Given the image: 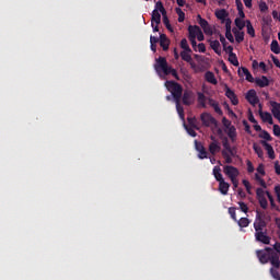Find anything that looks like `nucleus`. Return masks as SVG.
I'll return each instance as SVG.
<instances>
[{
  "label": "nucleus",
  "instance_id": "nucleus-1",
  "mask_svg": "<svg viewBox=\"0 0 280 280\" xmlns=\"http://www.w3.org/2000/svg\"><path fill=\"white\" fill-rule=\"evenodd\" d=\"M154 69L156 73H159V75H161L162 72L164 73V75H173L175 80H180L178 72L176 71V69L167 65V59L165 57H159L158 59H155Z\"/></svg>",
  "mask_w": 280,
  "mask_h": 280
},
{
  "label": "nucleus",
  "instance_id": "nucleus-2",
  "mask_svg": "<svg viewBox=\"0 0 280 280\" xmlns=\"http://www.w3.org/2000/svg\"><path fill=\"white\" fill-rule=\"evenodd\" d=\"M164 86H166L167 91L171 93L174 102H180L183 97V85H180V83L176 81H166Z\"/></svg>",
  "mask_w": 280,
  "mask_h": 280
},
{
  "label": "nucleus",
  "instance_id": "nucleus-3",
  "mask_svg": "<svg viewBox=\"0 0 280 280\" xmlns=\"http://www.w3.org/2000/svg\"><path fill=\"white\" fill-rule=\"evenodd\" d=\"M266 226L267 224H266V221L264 220V213H261V211L259 210H256V219L254 221L255 233H261L264 231H268Z\"/></svg>",
  "mask_w": 280,
  "mask_h": 280
},
{
  "label": "nucleus",
  "instance_id": "nucleus-4",
  "mask_svg": "<svg viewBox=\"0 0 280 280\" xmlns=\"http://www.w3.org/2000/svg\"><path fill=\"white\" fill-rule=\"evenodd\" d=\"M223 174H225L230 180H233L240 176V170L233 165H225L223 166Z\"/></svg>",
  "mask_w": 280,
  "mask_h": 280
},
{
  "label": "nucleus",
  "instance_id": "nucleus-5",
  "mask_svg": "<svg viewBox=\"0 0 280 280\" xmlns=\"http://www.w3.org/2000/svg\"><path fill=\"white\" fill-rule=\"evenodd\" d=\"M200 119L206 128H209V126H218V120L209 113H202Z\"/></svg>",
  "mask_w": 280,
  "mask_h": 280
},
{
  "label": "nucleus",
  "instance_id": "nucleus-6",
  "mask_svg": "<svg viewBox=\"0 0 280 280\" xmlns=\"http://www.w3.org/2000/svg\"><path fill=\"white\" fill-rule=\"evenodd\" d=\"M256 198L261 209H268V199H266V191H264V188L256 189Z\"/></svg>",
  "mask_w": 280,
  "mask_h": 280
},
{
  "label": "nucleus",
  "instance_id": "nucleus-7",
  "mask_svg": "<svg viewBox=\"0 0 280 280\" xmlns=\"http://www.w3.org/2000/svg\"><path fill=\"white\" fill-rule=\"evenodd\" d=\"M188 34H194L195 38L201 43V40H205V34L202 33V30L198 25H189L188 26Z\"/></svg>",
  "mask_w": 280,
  "mask_h": 280
},
{
  "label": "nucleus",
  "instance_id": "nucleus-8",
  "mask_svg": "<svg viewBox=\"0 0 280 280\" xmlns=\"http://www.w3.org/2000/svg\"><path fill=\"white\" fill-rule=\"evenodd\" d=\"M210 139L212 142H210L209 144V152L210 154H212V156H215L218 152L222 150V147L220 145V142L218 141V139H215V137L211 136Z\"/></svg>",
  "mask_w": 280,
  "mask_h": 280
},
{
  "label": "nucleus",
  "instance_id": "nucleus-9",
  "mask_svg": "<svg viewBox=\"0 0 280 280\" xmlns=\"http://www.w3.org/2000/svg\"><path fill=\"white\" fill-rule=\"evenodd\" d=\"M224 91L225 96L228 97V100H230V102H232L233 106H237V104H240V100H237V95L235 94V92L231 90L228 84H225Z\"/></svg>",
  "mask_w": 280,
  "mask_h": 280
},
{
  "label": "nucleus",
  "instance_id": "nucleus-10",
  "mask_svg": "<svg viewBox=\"0 0 280 280\" xmlns=\"http://www.w3.org/2000/svg\"><path fill=\"white\" fill-rule=\"evenodd\" d=\"M255 240L256 242H260V244H270V236H268V230L255 233Z\"/></svg>",
  "mask_w": 280,
  "mask_h": 280
},
{
  "label": "nucleus",
  "instance_id": "nucleus-11",
  "mask_svg": "<svg viewBox=\"0 0 280 280\" xmlns=\"http://www.w3.org/2000/svg\"><path fill=\"white\" fill-rule=\"evenodd\" d=\"M245 100H247L252 106H257V104H259V97L257 96V92L255 90H249L246 93Z\"/></svg>",
  "mask_w": 280,
  "mask_h": 280
},
{
  "label": "nucleus",
  "instance_id": "nucleus-12",
  "mask_svg": "<svg viewBox=\"0 0 280 280\" xmlns=\"http://www.w3.org/2000/svg\"><path fill=\"white\" fill-rule=\"evenodd\" d=\"M182 102L184 106H191L194 104V92L186 90L182 93Z\"/></svg>",
  "mask_w": 280,
  "mask_h": 280
},
{
  "label": "nucleus",
  "instance_id": "nucleus-13",
  "mask_svg": "<svg viewBox=\"0 0 280 280\" xmlns=\"http://www.w3.org/2000/svg\"><path fill=\"white\" fill-rule=\"evenodd\" d=\"M195 148L198 154V159H208L209 153L207 152V149H205V145H202V142H198L197 140L195 141Z\"/></svg>",
  "mask_w": 280,
  "mask_h": 280
},
{
  "label": "nucleus",
  "instance_id": "nucleus-14",
  "mask_svg": "<svg viewBox=\"0 0 280 280\" xmlns=\"http://www.w3.org/2000/svg\"><path fill=\"white\" fill-rule=\"evenodd\" d=\"M254 82L260 89H266V86H270V80H268V77H266V75H261L260 78H256L254 80Z\"/></svg>",
  "mask_w": 280,
  "mask_h": 280
},
{
  "label": "nucleus",
  "instance_id": "nucleus-15",
  "mask_svg": "<svg viewBox=\"0 0 280 280\" xmlns=\"http://www.w3.org/2000/svg\"><path fill=\"white\" fill-rule=\"evenodd\" d=\"M261 145H264L265 150L267 151V154L271 161H275L276 155H275V149L272 148V144L268 143L265 140L260 141Z\"/></svg>",
  "mask_w": 280,
  "mask_h": 280
},
{
  "label": "nucleus",
  "instance_id": "nucleus-16",
  "mask_svg": "<svg viewBox=\"0 0 280 280\" xmlns=\"http://www.w3.org/2000/svg\"><path fill=\"white\" fill-rule=\"evenodd\" d=\"M256 255L260 261V264H268L270 261V256L266 250L264 249H258L256 250Z\"/></svg>",
  "mask_w": 280,
  "mask_h": 280
},
{
  "label": "nucleus",
  "instance_id": "nucleus-17",
  "mask_svg": "<svg viewBox=\"0 0 280 280\" xmlns=\"http://www.w3.org/2000/svg\"><path fill=\"white\" fill-rule=\"evenodd\" d=\"M225 132L232 143H235L237 141V129L235 128V126L232 125L231 127L225 129Z\"/></svg>",
  "mask_w": 280,
  "mask_h": 280
},
{
  "label": "nucleus",
  "instance_id": "nucleus-18",
  "mask_svg": "<svg viewBox=\"0 0 280 280\" xmlns=\"http://www.w3.org/2000/svg\"><path fill=\"white\" fill-rule=\"evenodd\" d=\"M238 75L242 78V75H245V80H247V82H255V78H253V74L250 73V71L247 70V68L242 67L241 69H238Z\"/></svg>",
  "mask_w": 280,
  "mask_h": 280
},
{
  "label": "nucleus",
  "instance_id": "nucleus-19",
  "mask_svg": "<svg viewBox=\"0 0 280 280\" xmlns=\"http://www.w3.org/2000/svg\"><path fill=\"white\" fill-rule=\"evenodd\" d=\"M160 47H162L163 51L170 49V38H167V35L160 34Z\"/></svg>",
  "mask_w": 280,
  "mask_h": 280
},
{
  "label": "nucleus",
  "instance_id": "nucleus-20",
  "mask_svg": "<svg viewBox=\"0 0 280 280\" xmlns=\"http://www.w3.org/2000/svg\"><path fill=\"white\" fill-rule=\"evenodd\" d=\"M270 106H271V113L273 117L278 119L280 117V103L271 101Z\"/></svg>",
  "mask_w": 280,
  "mask_h": 280
},
{
  "label": "nucleus",
  "instance_id": "nucleus-21",
  "mask_svg": "<svg viewBox=\"0 0 280 280\" xmlns=\"http://www.w3.org/2000/svg\"><path fill=\"white\" fill-rule=\"evenodd\" d=\"M279 254L272 253L271 256L269 257V261L271 264V268L279 269L280 268V259H279Z\"/></svg>",
  "mask_w": 280,
  "mask_h": 280
},
{
  "label": "nucleus",
  "instance_id": "nucleus-22",
  "mask_svg": "<svg viewBox=\"0 0 280 280\" xmlns=\"http://www.w3.org/2000/svg\"><path fill=\"white\" fill-rule=\"evenodd\" d=\"M229 189H231V184L226 183V180L219 182V191L222 196H226L229 194Z\"/></svg>",
  "mask_w": 280,
  "mask_h": 280
},
{
  "label": "nucleus",
  "instance_id": "nucleus-23",
  "mask_svg": "<svg viewBox=\"0 0 280 280\" xmlns=\"http://www.w3.org/2000/svg\"><path fill=\"white\" fill-rule=\"evenodd\" d=\"M259 116L260 119H262V121H265L266 124H269L270 126H272V124H275V121L272 120V115L268 112H261V109L259 110Z\"/></svg>",
  "mask_w": 280,
  "mask_h": 280
},
{
  "label": "nucleus",
  "instance_id": "nucleus-24",
  "mask_svg": "<svg viewBox=\"0 0 280 280\" xmlns=\"http://www.w3.org/2000/svg\"><path fill=\"white\" fill-rule=\"evenodd\" d=\"M212 174H213L217 183L224 182V177L222 176V168H220V166H214L212 170Z\"/></svg>",
  "mask_w": 280,
  "mask_h": 280
},
{
  "label": "nucleus",
  "instance_id": "nucleus-25",
  "mask_svg": "<svg viewBox=\"0 0 280 280\" xmlns=\"http://www.w3.org/2000/svg\"><path fill=\"white\" fill-rule=\"evenodd\" d=\"M208 100L209 97H207L202 92H197V102L201 108H207Z\"/></svg>",
  "mask_w": 280,
  "mask_h": 280
},
{
  "label": "nucleus",
  "instance_id": "nucleus-26",
  "mask_svg": "<svg viewBox=\"0 0 280 280\" xmlns=\"http://www.w3.org/2000/svg\"><path fill=\"white\" fill-rule=\"evenodd\" d=\"M214 14L217 19H219V21H222V23H224L226 21V16H229V12H226V9L217 10Z\"/></svg>",
  "mask_w": 280,
  "mask_h": 280
},
{
  "label": "nucleus",
  "instance_id": "nucleus-27",
  "mask_svg": "<svg viewBox=\"0 0 280 280\" xmlns=\"http://www.w3.org/2000/svg\"><path fill=\"white\" fill-rule=\"evenodd\" d=\"M154 23H156L158 25H161V13H159V11L156 10L152 11V15H151L152 27H154Z\"/></svg>",
  "mask_w": 280,
  "mask_h": 280
},
{
  "label": "nucleus",
  "instance_id": "nucleus-28",
  "mask_svg": "<svg viewBox=\"0 0 280 280\" xmlns=\"http://www.w3.org/2000/svg\"><path fill=\"white\" fill-rule=\"evenodd\" d=\"M211 49H213L214 54L218 56L222 55V50L220 49V42L218 39L215 40H209Z\"/></svg>",
  "mask_w": 280,
  "mask_h": 280
},
{
  "label": "nucleus",
  "instance_id": "nucleus-29",
  "mask_svg": "<svg viewBox=\"0 0 280 280\" xmlns=\"http://www.w3.org/2000/svg\"><path fill=\"white\" fill-rule=\"evenodd\" d=\"M205 80L208 81L209 84H218V79H215V74L211 71L205 73Z\"/></svg>",
  "mask_w": 280,
  "mask_h": 280
},
{
  "label": "nucleus",
  "instance_id": "nucleus-30",
  "mask_svg": "<svg viewBox=\"0 0 280 280\" xmlns=\"http://www.w3.org/2000/svg\"><path fill=\"white\" fill-rule=\"evenodd\" d=\"M180 58L182 60H184L185 62H188L189 65H194V59L191 58V52L187 51V50H183L180 52Z\"/></svg>",
  "mask_w": 280,
  "mask_h": 280
},
{
  "label": "nucleus",
  "instance_id": "nucleus-31",
  "mask_svg": "<svg viewBox=\"0 0 280 280\" xmlns=\"http://www.w3.org/2000/svg\"><path fill=\"white\" fill-rule=\"evenodd\" d=\"M236 43H244V32L238 31L237 28L232 30Z\"/></svg>",
  "mask_w": 280,
  "mask_h": 280
},
{
  "label": "nucleus",
  "instance_id": "nucleus-32",
  "mask_svg": "<svg viewBox=\"0 0 280 280\" xmlns=\"http://www.w3.org/2000/svg\"><path fill=\"white\" fill-rule=\"evenodd\" d=\"M235 222H237V224L241 229H246L250 224V221L248 218H241L240 220H237Z\"/></svg>",
  "mask_w": 280,
  "mask_h": 280
},
{
  "label": "nucleus",
  "instance_id": "nucleus-33",
  "mask_svg": "<svg viewBox=\"0 0 280 280\" xmlns=\"http://www.w3.org/2000/svg\"><path fill=\"white\" fill-rule=\"evenodd\" d=\"M176 110L180 117V119H185V108L180 105V101H175Z\"/></svg>",
  "mask_w": 280,
  "mask_h": 280
},
{
  "label": "nucleus",
  "instance_id": "nucleus-34",
  "mask_svg": "<svg viewBox=\"0 0 280 280\" xmlns=\"http://www.w3.org/2000/svg\"><path fill=\"white\" fill-rule=\"evenodd\" d=\"M246 27H247V34L252 38H255V27H253V23H250V20H246Z\"/></svg>",
  "mask_w": 280,
  "mask_h": 280
},
{
  "label": "nucleus",
  "instance_id": "nucleus-35",
  "mask_svg": "<svg viewBox=\"0 0 280 280\" xmlns=\"http://www.w3.org/2000/svg\"><path fill=\"white\" fill-rule=\"evenodd\" d=\"M229 62L234 67H240V60H237V55H235V52H231V55H229Z\"/></svg>",
  "mask_w": 280,
  "mask_h": 280
},
{
  "label": "nucleus",
  "instance_id": "nucleus-36",
  "mask_svg": "<svg viewBox=\"0 0 280 280\" xmlns=\"http://www.w3.org/2000/svg\"><path fill=\"white\" fill-rule=\"evenodd\" d=\"M253 149L255 153L257 154L258 159H264V149L257 143H254Z\"/></svg>",
  "mask_w": 280,
  "mask_h": 280
},
{
  "label": "nucleus",
  "instance_id": "nucleus-37",
  "mask_svg": "<svg viewBox=\"0 0 280 280\" xmlns=\"http://www.w3.org/2000/svg\"><path fill=\"white\" fill-rule=\"evenodd\" d=\"M221 154L228 165H231V163H233V158L226 152V150H222Z\"/></svg>",
  "mask_w": 280,
  "mask_h": 280
},
{
  "label": "nucleus",
  "instance_id": "nucleus-38",
  "mask_svg": "<svg viewBox=\"0 0 280 280\" xmlns=\"http://www.w3.org/2000/svg\"><path fill=\"white\" fill-rule=\"evenodd\" d=\"M154 10H156V12H161L162 16L164 14H167V11L165 10V7H163V2H161V1H158L155 3V9Z\"/></svg>",
  "mask_w": 280,
  "mask_h": 280
},
{
  "label": "nucleus",
  "instance_id": "nucleus-39",
  "mask_svg": "<svg viewBox=\"0 0 280 280\" xmlns=\"http://www.w3.org/2000/svg\"><path fill=\"white\" fill-rule=\"evenodd\" d=\"M162 16H163V24L165 25L166 30H168V32H174L172 24H170V19L167 18V13H164V15Z\"/></svg>",
  "mask_w": 280,
  "mask_h": 280
},
{
  "label": "nucleus",
  "instance_id": "nucleus-40",
  "mask_svg": "<svg viewBox=\"0 0 280 280\" xmlns=\"http://www.w3.org/2000/svg\"><path fill=\"white\" fill-rule=\"evenodd\" d=\"M175 12L178 16V23H183L185 21V12H183V9L176 8Z\"/></svg>",
  "mask_w": 280,
  "mask_h": 280
},
{
  "label": "nucleus",
  "instance_id": "nucleus-41",
  "mask_svg": "<svg viewBox=\"0 0 280 280\" xmlns=\"http://www.w3.org/2000/svg\"><path fill=\"white\" fill-rule=\"evenodd\" d=\"M271 51L273 54H280V47H279V42H277V39H273L271 42Z\"/></svg>",
  "mask_w": 280,
  "mask_h": 280
},
{
  "label": "nucleus",
  "instance_id": "nucleus-42",
  "mask_svg": "<svg viewBox=\"0 0 280 280\" xmlns=\"http://www.w3.org/2000/svg\"><path fill=\"white\" fill-rule=\"evenodd\" d=\"M234 23H235V25H236V27H237L238 30H244V28L246 27V21L244 22V21L241 20L240 18H236V19L234 20Z\"/></svg>",
  "mask_w": 280,
  "mask_h": 280
},
{
  "label": "nucleus",
  "instance_id": "nucleus-43",
  "mask_svg": "<svg viewBox=\"0 0 280 280\" xmlns=\"http://www.w3.org/2000/svg\"><path fill=\"white\" fill-rule=\"evenodd\" d=\"M272 279L275 280H280V273H279V269L275 268V267H271L270 270H269Z\"/></svg>",
  "mask_w": 280,
  "mask_h": 280
},
{
  "label": "nucleus",
  "instance_id": "nucleus-44",
  "mask_svg": "<svg viewBox=\"0 0 280 280\" xmlns=\"http://www.w3.org/2000/svg\"><path fill=\"white\" fill-rule=\"evenodd\" d=\"M180 48L184 49V51L191 52V48L189 47V44L187 43V38H183L180 40Z\"/></svg>",
  "mask_w": 280,
  "mask_h": 280
},
{
  "label": "nucleus",
  "instance_id": "nucleus-45",
  "mask_svg": "<svg viewBox=\"0 0 280 280\" xmlns=\"http://www.w3.org/2000/svg\"><path fill=\"white\" fill-rule=\"evenodd\" d=\"M188 38L190 40V45L192 46L194 50L197 51L196 47H198V43L196 42V35L191 33L189 34Z\"/></svg>",
  "mask_w": 280,
  "mask_h": 280
},
{
  "label": "nucleus",
  "instance_id": "nucleus-46",
  "mask_svg": "<svg viewBox=\"0 0 280 280\" xmlns=\"http://www.w3.org/2000/svg\"><path fill=\"white\" fill-rule=\"evenodd\" d=\"M197 19H198V23L202 30H203V27H207L209 25V22L207 20L202 19V16H200V14L197 16Z\"/></svg>",
  "mask_w": 280,
  "mask_h": 280
},
{
  "label": "nucleus",
  "instance_id": "nucleus-47",
  "mask_svg": "<svg viewBox=\"0 0 280 280\" xmlns=\"http://www.w3.org/2000/svg\"><path fill=\"white\" fill-rule=\"evenodd\" d=\"M260 139H265V141H272V136H270V133L266 130H264L261 132V135L259 136Z\"/></svg>",
  "mask_w": 280,
  "mask_h": 280
},
{
  "label": "nucleus",
  "instance_id": "nucleus-48",
  "mask_svg": "<svg viewBox=\"0 0 280 280\" xmlns=\"http://www.w3.org/2000/svg\"><path fill=\"white\" fill-rule=\"evenodd\" d=\"M235 211H236L235 207L229 208V214L231 215L232 220H234V222H237V214Z\"/></svg>",
  "mask_w": 280,
  "mask_h": 280
},
{
  "label": "nucleus",
  "instance_id": "nucleus-49",
  "mask_svg": "<svg viewBox=\"0 0 280 280\" xmlns=\"http://www.w3.org/2000/svg\"><path fill=\"white\" fill-rule=\"evenodd\" d=\"M247 194H253L250 190L253 189V187L250 186V182H248V179H243L242 180Z\"/></svg>",
  "mask_w": 280,
  "mask_h": 280
},
{
  "label": "nucleus",
  "instance_id": "nucleus-50",
  "mask_svg": "<svg viewBox=\"0 0 280 280\" xmlns=\"http://www.w3.org/2000/svg\"><path fill=\"white\" fill-rule=\"evenodd\" d=\"M211 108L214 109V113H217V115H223L222 108H220V103H214Z\"/></svg>",
  "mask_w": 280,
  "mask_h": 280
},
{
  "label": "nucleus",
  "instance_id": "nucleus-51",
  "mask_svg": "<svg viewBox=\"0 0 280 280\" xmlns=\"http://www.w3.org/2000/svg\"><path fill=\"white\" fill-rule=\"evenodd\" d=\"M238 207L243 213H248V205L243 201H238Z\"/></svg>",
  "mask_w": 280,
  "mask_h": 280
},
{
  "label": "nucleus",
  "instance_id": "nucleus-52",
  "mask_svg": "<svg viewBox=\"0 0 280 280\" xmlns=\"http://www.w3.org/2000/svg\"><path fill=\"white\" fill-rule=\"evenodd\" d=\"M266 196L272 207V209H275L277 207V205H275V198L272 197V195L270 194V191H266Z\"/></svg>",
  "mask_w": 280,
  "mask_h": 280
},
{
  "label": "nucleus",
  "instance_id": "nucleus-53",
  "mask_svg": "<svg viewBox=\"0 0 280 280\" xmlns=\"http://www.w3.org/2000/svg\"><path fill=\"white\" fill-rule=\"evenodd\" d=\"M222 125L224 126L225 130H228V128H231L233 126L231 120H229L226 117L222 118Z\"/></svg>",
  "mask_w": 280,
  "mask_h": 280
},
{
  "label": "nucleus",
  "instance_id": "nucleus-54",
  "mask_svg": "<svg viewBox=\"0 0 280 280\" xmlns=\"http://www.w3.org/2000/svg\"><path fill=\"white\" fill-rule=\"evenodd\" d=\"M205 34H207V36H213V28H211V26L208 24L206 27L202 28Z\"/></svg>",
  "mask_w": 280,
  "mask_h": 280
},
{
  "label": "nucleus",
  "instance_id": "nucleus-55",
  "mask_svg": "<svg viewBox=\"0 0 280 280\" xmlns=\"http://www.w3.org/2000/svg\"><path fill=\"white\" fill-rule=\"evenodd\" d=\"M188 124L190 128H195L196 130H198V126L196 125L197 124L196 118H188Z\"/></svg>",
  "mask_w": 280,
  "mask_h": 280
},
{
  "label": "nucleus",
  "instance_id": "nucleus-56",
  "mask_svg": "<svg viewBox=\"0 0 280 280\" xmlns=\"http://www.w3.org/2000/svg\"><path fill=\"white\" fill-rule=\"evenodd\" d=\"M247 172L248 174H253V172H255V166H253V162H250V160H247Z\"/></svg>",
  "mask_w": 280,
  "mask_h": 280
},
{
  "label": "nucleus",
  "instance_id": "nucleus-57",
  "mask_svg": "<svg viewBox=\"0 0 280 280\" xmlns=\"http://www.w3.org/2000/svg\"><path fill=\"white\" fill-rule=\"evenodd\" d=\"M248 121H250V124H257V119H255V116L253 115V110H248Z\"/></svg>",
  "mask_w": 280,
  "mask_h": 280
},
{
  "label": "nucleus",
  "instance_id": "nucleus-58",
  "mask_svg": "<svg viewBox=\"0 0 280 280\" xmlns=\"http://www.w3.org/2000/svg\"><path fill=\"white\" fill-rule=\"evenodd\" d=\"M259 10L260 12H268V4L266 2H260Z\"/></svg>",
  "mask_w": 280,
  "mask_h": 280
},
{
  "label": "nucleus",
  "instance_id": "nucleus-59",
  "mask_svg": "<svg viewBox=\"0 0 280 280\" xmlns=\"http://www.w3.org/2000/svg\"><path fill=\"white\" fill-rule=\"evenodd\" d=\"M223 150H225V151H229V150H231V144L229 143V139L228 138H224V140H223Z\"/></svg>",
  "mask_w": 280,
  "mask_h": 280
},
{
  "label": "nucleus",
  "instance_id": "nucleus-60",
  "mask_svg": "<svg viewBox=\"0 0 280 280\" xmlns=\"http://www.w3.org/2000/svg\"><path fill=\"white\" fill-rule=\"evenodd\" d=\"M271 60L273 65L280 69V60L275 55H271Z\"/></svg>",
  "mask_w": 280,
  "mask_h": 280
},
{
  "label": "nucleus",
  "instance_id": "nucleus-61",
  "mask_svg": "<svg viewBox=\"0 0 280 280\" xmlns=\"http://www.w3.org/2000/svg\"><path fill=\"white\" fill-rule=\"evenodd\" d=\"M273 135L275 137H280V126L273 125Z\"/></svg>",
  "mask_w": 280,
  "mask_h": 280
},
{
  "label": "nucleus",
  "instance_id": "nucleus-62",
  "mask_svg": "<svg viewBox=\"0 0 280 280\" xmlns=\"http://www.w3.org/2000/svg\"><path fill=\"white\" fill-rule=\"evenodd\" d=\"M231 19L225 20V33L231 32Z\"/></svg>",
  "mask_w": 280,
  "mask_h": 280
},
{
  "label": "nucleus",
  "instance_id": "nucleus-63",
  "mask_svg": "<svg viewBox=\"0 0 280 280\" xmlns=\"http://www.w3.org/2000/svg\"><path fill=\"white\" fill-rule=\"evenodd\" d=\"M273 250H276L277 255H280V243L279 242H276L273 244Z\"/></svg>",
  "mask_w": 280,
  "mask_h": 280
},
{
  "label": "nucleus",
  "instance_id": "nucleus-64",
  "mask_svg": "<svg viewBox=\"0 0 280 280\" xmlns=\"http://www.w3.org/2000/svg\"><path fill=\"white\" fill-rule=\"evenodd\" d=\"M275 191H276V196L278 198V202H280V186L279 185L275 187Z\"/></svg>",
  "mask_w": 280,
  "mask_h": 280
}]
</instances>
